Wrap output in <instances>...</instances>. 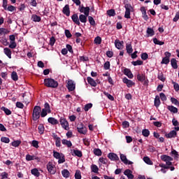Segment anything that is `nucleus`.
I'll return each mask as SVG.
<instances>
[{"label":"nucleus","instance_id":"nucleus-1","mask_svg":"<svg viewBox=\"0 0 179 179\" xmlns=\"http://www.w3.org/2000/svg\"><path fill=\"white\" fill-rule=\"evenodd\" d=\"M44 85L47 87H52L53 89L58 87V82L52 78H45L44 80Z\"/></svg>","mask_w":179,"mask_h":179},{"label":"nucleus","instance_id":"nucleus-2","mask_svg":"<svg viewBox=\"0 0 179 179\" xmlns=\"http://www.w3.org/2000/svg\"><path fill=\"white\" fill-rule=\"evenodd\" d=\"M40 115H41V107L37 106H34L32 113V120L37 121V120L40 118Z\"/></svg>","mask_w":179,"mask_h":179},{"label":"nucleus","instance_id":"nucleus-3","mask_svg":"<svg viewBox=\"0 0 179 179\" xmlns=\"http://www.w3.org/2000/svg\"><path fill=\"white\" fill-rule=\"evenodd\" d=\"M126 9L124 13V17L126 19H131V12H134V7L130 3H126L124 5Z\"/></svg>","mask_w":179,"mask_h":179},{"label":"nucleus","instance_id":"nucleus-4","mask_svg":"<svg viewBox=\"0 0 179 179\" xmlns=\"http://www.w3.org/2000/svg\"><path fill=\"white\" fill-rule=\"evenodd\" d=\"M59 122L62 128L66 131H69V122L65 117H60Z\"/></svg>","mask_w":179,"mask_h":179},{"label":"nucleus","instance_id":"nucleus-5","mask_svg":"<svg viewBox=\"0 0 179 179\" xmlns=\"http://www.w3.org/2000/svg\"><path fill=\"white\" fill-rule=\"evenodd\" d=\"M66 87L69 92H73V90L76 89V83H75V81L73 80H68Z\"/></svg>","mask_w":179,"mask_h":179},{"label":"nucleus","instance_id":"nucleus-6","mask_svg":"<svg viewBox=\"0 0 179 179\" xmlns=\"http://www.w3.org/2000/svg\"><path fill=\"white\" fill-rule=\"evenodd\" d=\"M47 170L50 174H55V173H57V168L55 167V164L51 162L48 163Z\"/></svg>","mask_w":179,"mask_h":179},{"label":"nucleus","instance_id":"nucleus-7","mask_svg":"<svg viewBox=\"0 0 179 179\" xmlns=\"http://www.w3.org/2000/svg\"><path fill=\"white\" fill-rule=\"evenodd\" d=\"M9 40H10L9 48H12V50H13L16 47H17V44H16V42L15 41V40H16V36L15 35H10Z\"/></svg>","mask_w":179,"mask_h":179},{"label":"nucleus","instance_id":"nucleus-8","mask_svg":"<svg viewBox=\"0 0 179 179\" xmlns=\"http://www.w3.org/2000/svg\"><path fill=\"white\" fill-rule=\"evenodd\" d=\"M164 55L165 57L162 59L161 64H164L165 65H167V64L170 63V57H171V53L169 52H165Z\"/></svg>","mask_w":179,"mask_h":179},{"label":"nucleus","instance_id":"nucleus-9","mask_svg":"<svg viewBox=\"0 0 179 179\" xmlns=\"http://www.w3.org/2000/svg\"><path fill=\"white\" fill-rule=\"evenodd\" d=\"M77 129L79 132V134H83V135H86L87 132V129H86V127L83 125V124H80L78 126Z\"/></svg>","mask_w":179,"mask_h":179},{"label":"nucleus","instance_id":"nucleus-10","mask_svg":"<svg viewBox=\"0 0 179 179\" xmlns=\"http://www.w3.org/2000/svg\"><path fill=\"white\" fill-rule=\"evenodd\" d=\"M79 10L81 13H84L86 16H89V13H90V8L80 6L79 7Z\"/></svg>","mask_w":179,"mask_h":179},{"label":"nucleus","instance_id":"nucleus-11","mask_svg":"<svg viewBox=\"0 0 179 179\" xmlns=\"http://www.w3.org/2000/svg\"><path fill=\"white\" fill-rule=\"evenodd\" d=\"M122 82L123 83H125V85H127V87H132L133 86H135V83H134L131 80H129L128 78H127V77L122 79Z\"/></svg>","mask_w":179,"mask_h":179},{"label":"nucleus","instance_id":"nucleus-12","mask_svg":"<svg viewBox=\"0 0 179 179\" xmlns=\"http://www.w3.org/2000/svg\"><path fill=\"white\" fill-rule=\"evenodd\" d=\"M115 45L117 50H122L124 48V41H120V40L115 41Z\"/></svg>","mask_w":179,"mask_h":179},{"label":"nucleus","instance_id":"nucleus-13","mask_svg":"<svg viewBox=\"0 0 179 179\" xmlns=\"http://www.w3.org/2000/svg\"><path fill=\"white\" fill-rule=\"evenodd\" d=\"M123 73L129 79H132L134 78V74H132V72L129 69H124V71H123Z\"/></svg>","mask_w":179,"mask_h":179},{"label":"nucleus","instance_id":"nucleus-14","mask_svg":"<svg viewBox=\"0 0 179 179\" xmlns=\"http://www.w3.org/2000/svg\"><path fill=\"white\" fill-rule=\"evenodd\" d=\"M71 19L78 26H80V21L79 20V17H78L77 14H73L71 17Z\"/></svg>","mask_w":179,"mask_h":179},{"label":"nucleus","instance_id":"nucleus-15","mask_svg":"<svg viewBox=\"0 0 179 179\" xmlns=\"http://www.w3.org/2000/svg\"><path fill=\"white\" fill-rule=\"evenodd\" d=\"M87 80L88 83L93 87H96L97 86V83H96L94 79L92 78V77H87Z\"/></svg>","mask_w":179,"mask_h":179},{"label":"nucleus","instance_id":"nucleus-16","mask_svg":"<svg viewBox=\"0 0 179 179\" xmlns=\"http://www.w3.org/2000/svg\"><path fill=\"white\" fill-rule=\"evenodd\" d=\"M62 12L64 15H66V16H69L71 15V10H69V5H66L63 8Z\"/></svg>","mask_w":179,"mask_h":179},{"label":"nucleus","instance_id":"nucleus-17","mask_svg":"<svg viewBox=\"0 0 179 179\" xmlns=\"http://www.w3.org/2000/svg\"><path fill=\"white\" fill-rule=\"evenodd\" d=\"M124 176H127V177L129 179H134V175L132 174V171L129 169H127L124 172Z\"/></svg>","mask_w":179,"mask_h":179},{"label":"nucleus","instance_id":"nucleus-18","mask_svg":"<svg viewBox=\"0 0 179 179\" xmlns=\"http://www.w3.org/2000/svg\"><path fill=\"white\" fill-rule=\"evenodd\" d=\"M4 54L10 59L12 58V51L8 48H5L3 49Z\"/></svg>","mask_w":179,"mask_h":179},{"label":"nucleus","instance_id":"nucleus-19","mask_svg":"<svg viewBox=\"0 0 179 179\" xmlns=\"http://www.w3.org/2000/svg\"><path fill=\"white\" fill-rule=\"evenodd\" d=\"M176 136H177V131L175 130H172L169 134H166V137L169 138H176Z\"/></svg>","mask_w":179,"mask_h":179},{"label":"nucleus","instance_id":"nucleus-20","mask_svg":"<svg viewBox=\"0 0 179 179\" xmlns=\"http://www.w3.org/2000/svg\"><path fill=\"white\" fill-rule=\"evenodd\" d=\"M72 156H77V157H82V151L79 150H73L71 152Z\"/></svg>","mask_w":179,"mask_h":179},{"label":"nucleus","instance_id":"nucleus-21","mask_svg":"<svg viewBox=\"0 0 179 179\" xmlns=\"http://www.w3.org/2000/svg\"><path fill=\"white\" fill-rule=\"evenodd\" d=\"M62 145L67 146V148H72V142L71 141H68L66 139L62 140Z\"/></svg>","mask_w":179,"mask_h":179},{"label":"nucleus","instance_id":"nucleus-22","mask_svg":"<svg viewBox=\"0 0 179 179\" xmlns=\"http://www.w3.org/2000/svg\"><path fill=\"white\" fill-rule=\"evenodd\" d=\"M162 160H163V162H166V166H171L172 163H171V160H173V158L171 157H162Z\"/></svg>","mask_w":179,"mask_h":179},{"label":"nucleus","instance_id":"nucleus-23","mask_svg":"<svg viewBox=\"0 0 179 179\" xmlns=\"http://www.w3.org/2000/svg\"><path fill=\"white\" fill-rule=\"evenodd\" d=\"M78 19L79 21L81 22V23H86L87 22V16H86V15H80Z\"/></svg>","mask_w":179,"mask_h":179},{"label":"nucleus","instance_id":"nucleus-24","mask_svg":"<svg viewBox=\"0 0 179 179\" xmlns=\"http://www.w3.org/2000/svg\"><path fill=\"white\" fill-rule=\"evenodd\" d=\"M167 108L171 111V113H173L174 114H177V113H178V109L173 106H169Z\"/></svg>","mask_w":179,"mask_h":179},{"label":"nucleus","instance_id":"nucleus-25","mask_svg":"<svg viewBox=\"0 0 179 179\" xmlns=\"http://www.w3.org/2000/svg\"><path fill=\"white\" fill-rule=\"evenodd\" d=\"M171 64L173 69H177V68H178V65L177 64V59L174 58L171 59Z\"/></svg>","mask_w":179,"mask_h":179},{"label":"nucleus","instance_id":"nucleus-26","mask_svg":"<svg viewBox=\"0 0 179 179\" xmlns=\"http://www.w3.org/2000/svg\"><path fill=\"white\" fill-rule=\"evenodd\" d=\"M62 174L64 178H69V176H71V173H69V171L68 169H64L62 171Z\"/></svg>","mask_w":179,"mask_h":179},{"label":"nucleus","instance_id":"nucleus-27","mask_svg":"<svg viewBox=\"0 0 179 179\" xmlns=\"http://www.w3.org/2000/svg\"><path fill=\"white\" fill-rule=\"evenodd\" d=\"M31 20H33V22H41V17L34 14L31 15Z\"/></svg>","mask_w":179,"mask_h":179},{"label":"nucleus","instance_id":"nucleus-28","mask_svg":"<svg viewBox=\"0 0 179 179\" xmlns=\"http://www.w3.org/2000/svg\"><path fill=\"white\" fill-rule=\"evenodd\" d=\"M48 121L50 124H52V125H57L58 124V121L54 117H49Z\"/></svg>","mask_w":179,"mask_h":179},{"label":"nucleus","instance_id":"nucleus-29","mask_svg":"<svg viewBox=\"0 0 179 179\" xmlns=\"http://www.w3.org/2000/svg\"><path fill=\"white\" fill-rule=\"evenodd\" d=\"M146 77L145 76V74L142 73V74H138L137 75V80L139 82H144V80H145Z\"/></svg>","mask_w":179,"mask_h":179},{"label":"nucleus","instance_id":"nucleus-30","mask_svg":"<svg viewBox=\"0 0 179 179\" xmlns=\"http://www.w3.org/2000/svg\"><path fill=\"white\" fill-rule=\"evenodd\" d=\"M9 33H10V31H9L8 29L6 28H0V35H5V34H9Z\"/></svg>","mask_w":179,"mask_h":179},{"label":"nucleus","instance_id":"nucleus-31","mask_svg":"<svg viewBox=\"0 0 179 179\" xmlns=\"http://www.w3.org/2000/svg\"><path fill=\"white\" fill-rule=\"evenodd\" d=\"M154 103H155V107H159V106H160V104H161L160 96H159V95H157L155 96Z\"/></svg>","mask_w":179,"mask_h":179},{"label":"nucleus","instance_id":"nucleus-32","mask_svg":"<svg viewBox=\"0 0 179 179\" xmlns=\"http://www.w3.org/2000/svg\"><path fill=\"white\" fill-rule=\"evenodd\" d=\"M31 173L33 176H35V177H40V172H38V169H31Z\"/></svg>","mask_w":179,"mask_h":179},{"label":"nucleus","instance_id":"nucleus-33","mask_svg":"<svg viewBox=\"0 0 179 179\" xmlns=\"http://www.w3.org/2000/svg\"><path fill=\"white\" fill-rule=\"evenodd\" d=\"M126 50H127V54H132V51H134V50L132 49V45L127 44Z\"/></svg>","mask_w":179,"mask_h":179},{"label":"nucleus","instance_id":"nucleus-34","mask_svg":"<svg viewBox=\"0 0 179 179\" xmlns=\"http://www.w3.org/2000/svg\"><path fill=\"white\" fill-rule=\"evenodd\" d=\"M1 110H2V111H4L6 115H10V114H12V111H10V110H9L8 108H5L4 106L1 107Z\"/></svg>","mask_w":179,"mask_h":179},{"label":"nucleus","instance_id":"nucleus-35","mask_svg":"<svg viewBox=\"0 0 179 179\" xmlns=\"http://www.w3.org/2000/svg\"><path fill=\"white\" fill-rule=\"evenodd\" d=\"M147 34H148V36L150 37H152V36H155V31L152 28H148L147 29Z\"/></svg>","mask_w":179,"mask_h":179},{"label":"nucleus","instance_id":"nucleus-36","mask_svg":"<svg viewBox=\"0 0 179 179\" xmlns=\"http://www.w3.org/2000/svg\"><path fill=\"white\" fill-rule=\"evenodd\" d=\"M42 110L47 111L48 113V114H50V113H51V109L50 108V104L48 103H45L44 104V108H43Z\"/></svg>","mask_w":179,"mask_h":179},{"label":"nucleus","instance_id":"nucleus-37","mask_svg":"<svg viewBox=\"0 0 179 179\" xmlns=\"http://www.w3.org/2000/svg\"><path fill=\"white\" fill-rule=\"evenodd\" d=\"M88 20H89L90 24H91V26H96V21H94V18H93V17L89 16Z\"/></svg>","mask_w":179,"mask_h":179},{"label":"nucleus","instance_id":"nucleus-38","mask_svg":"<svg viewBox=\"0 0 179 179\" xmlns=\"http://www.w3.org/2000/svg\"><path fill=\"white\" fill-rule=\"evenodd\" d=\"M91 170L92 171V173H99V167L96 165L92 164L91 166Z\"/></svg>","mask_w":179,"mask_h":179},{"label":"nucleus","instance_id":"nucleus-39","mask_svg":"<svg viewBox=\"0 0 179 179\" xmlns=\"http://www.w3.org/2000/svg\"><path fill=\"white\" fill-rule=\"evenodd\" d=\"M94 44H96V45H99L101 44V37L96 36L94 38Z\"/></svg>","mask_w":179,"mask_h":179},{"label":"nucleus","instance_id":"nucleus-40","mask_svg":"<svg viewBox=\"0 0 179 179\" xmlns=\"http://www.w3.org/2000/svg\"><path fill=\"white\" fill-rule=\"evenodd\" d=\"M20 143H22V141H20V140H17L12 142L11 145L14 148H17L20 145Z\"/></svg>","mask_w":179,"mask_h":179},{"label":"nucleus","instance_id":"nucleus-41","mask_svg":"<svg viewBox=\"0 0 179 179\" xmlns=\"http://www.w3.org/2000/svg\"><path fill=\"white\" fill-rule=\"evenodd\" d=\"M158 79L162 82H164L166 80V77H164V74L160 72L158 73Z\"/></svg>","mask_w":179,"mask_h":179},{"label":"nucleus","instance_id":"nucleus-42","mask_svg":"<svg viewBox=\"0 0 179 179\" xmlns=\"http://www.w3.org/2000/svg\"><path fill=\"white\" fill-rule=\"evenodd\" d=\"M143 161L145 162V163H146V164H150V166L153 164V162L150 160V158L149 157H143Z\"/></svg>","mask_w":179,"mask_h":179},{"label":"nucleus","instance_id":"nucleus-43","mask_svg":"<svg viewBox=\"0 0 179 179\" xmlns=\"http://www.w3.org/2000/svg\"><path fill=\"white\" fill-rule=\"evenodd\" d=\"M11 78L13 79V80H15V82H16V80H17L18 77H17V73H16V71L12 72Z\"/></svg>","mask_w":179,"mask_h":179},{"label":"nucleus","instance_id":"nucleus-44","mask_svg":"<svg viewBox=\"0 0 179 179\" xmlns=\"http://www.w3.org/2000/svg\"><path fill=\"white\" fill-rule=\"evenodd\" d=\"M120 159L124 164H132V162L128 160V159H127V157H121Z\"/></svg>","mask_w":179,"mask_h":179},{"label":"nucleus","instance_id":"nucleus-45","mask_svg":"<svg viewBox=\"0 0 179 179\" xmlns=\"http://www.w3.org/2000/svg\"><path fill=\"white\" fill-rule=\"evenodd\" d=\"M142 134L143 136H145V138H148V136L150 135V131L148 129H145L142 131Z\"/></svg>","mask_w":179,"mask_h":179},{"label":"nucleus","instance_id":"nucleus-46","mask_svg":"<svg viewBox=\"0 0 179 179\" xmlns=\"http://www.w3.org/2000/svg\"><path fill=\"white\" fill-rule=\"evenodd\" d=\"M153 43H154V44H157V45H164V42L160 41L157 40V38H156L153 39Z\"/></svg>","mask_w":179,"mask_h":179},{"label":"nucleus","instance_id":"nucleus-47","mask_svg":"<svg viewBox=\"0 0 179 179\" xmlns=\"http://www.w3.org/2000/svg\"><path fill=\"white\" fill-rule=\"evenodd\" d=\"M131 64L134 66H137V65H143V62L142 60H137L136 62H132Z\"/></svg>","mask_w":179,"mask_h":179},{"label":"nucleus","instance_id":"nucleus-48","mask_svg":"<svg viewBox=\"0 0 179 179\" xmlns=\"http://www.w3.org/2000/svg\"><path fill=\"white\" fill-rule=\"evenodd\" d=\"M103 94L105 96H106V97H108V99H109V100H111V101H114V96H113V95L110 94L108 92H103Z\"/></svg>","mask_w":179,"mask_h":179},{"label":"nucleus","instance_id":"nucleus-49","mask_svg":"<svg viewBox=\"0 0 179 179\" xmlns=\"http://www.w3.org/2000/svg\"><path fill=\"white\" fill-rule=\"evenodd\" d=\"M38 133L42 135V134H44V126L43 124H40L38 127Z\"/></svg>","mask_w":179,"mask_h":179},{"label":"nucleus","instance_id":"nucleus-50","mask_svg":"<svg viewBox=\"0 0 179 179\" xmlns=\"http://www.w3.org/2000/svg\"><path fill=\"white\" fill-rule=\"evenodd\" d=\"M94 153L96 156H101V150L99 148L94 149Z\"/></svg>","mask_w":179,"mask_h":179},{"label":"nucleus","instance_id":"nucleus-51","mask_svg":"<svg viewBox=\"0 0 179 179\" xmlns=\"http://www.w3.org/2000/svg\"><path fill=\"white\" fill-rule=\"evenodd\" d=\"M76 179H82V175L80 174V171H76L75 173Z\"/></svg>","mask_w":179,"mask_h":179},{"label":"nucleus","instance_id":"nucleus-52","mask_svg":"<svg viewBox=\"0 0 179 179\" xmlns=\"http://www.w3.org/2000/svg\"><path fill=\"white\" fill-rule=\"evenodd\" d=\"M1 141L3 143H9L10 142V140L8 137H1Z\"/></svg>","mask_w":179,"mask_h":179},{"label":"nucleus","instance_id":"nucleus-53","mask_svg":"<svg viewBox=\"0 0 179 179\" xmlns=\"http://www.w3.org/2000/svg\"><path fill=\"white\" fill-rule=\"evenodd\" d=\"M172 83L173 84V89L174 90H176V92H179V85L178 83L172 81Z\"/></svg>","mask_w":179,"mask_h":179},{"label":"nucleus","instance_id":"nucleus-54","mask_svg":"<svg viewBox=\"0 0 179 179\" xmlns=\"http://www.w3.org/2000/svg\"><path fill=\"white\" fill-rule=\"evenodd\" d=\"M92 107H93V104L92 103H87L85 106L84 107V110L85 111H87L88 110H90V108H92Z\"/></svg>","mask_w":179,"mask_h":179},{"label":"nucleus","instance_id":"nucleus-55","mask_svg":"<svg viewBox=\"0 0 179 179\" xmlns=\"http://www.w3.org/2000/svg\"><path fill=\"white\" fill-rule=\"evenodd\" d=\"M31 145L34 148H36V149H38V141H37L36 140L32 141Z\"/></svg>","mask_w":179,"mask_h":179},{"label":"nucleus","instance_id":"nucleus-56","mask_svg":"<svg viewBox=\"0 0 179 179\" xmlns=\"http://www.w3.org/2000/svg\"><path fill=\"white\" fill-rule=\"evenodd\" d=\"M6 10H8V12H13L16 10V7L13 6H8L6 8Z\"/></svg>","mask_w":179,"mask_h":179},{"label":"nucleus","instance_id":"nucleus-57","mask_svg":"<svg viewBox=\"0 0 179 179\" xmlns=\"http://www.w3.org/2000/svg\"><path fill=\"white\" fill-rule=\"evenodd\" d=\"M64 34L66 37H67V38H71V37H72V34H71V31H69V30L66 29L64 31Z\"/></svg>","mask_w":179,"mask_h":179},{"label":"nucleus","instance_id":"nucleus-58","mask_svg":"<svg viewBox=\"0 0 179 179\" xmlns=\"http://www.w3.org/2000/svg\"><path fill=\"white\" fill-rule=\"evenodd\" d=\"M108 16H115V10L110 9L107 11Z\"/></svg>","mask_w":179,"mask_h":179},{"label":"nucleus","instance_id":"nucleus-59","mask_svg":"<svg viewBox=\"0 0 179 179\" xmlns=\"http://www.w3.org/2000/svg\"><path fill=\"white\" fill-rule=\"evenodd\" d=\"M148 58H149V55H148V53L144 52V53L141 54V59L143 61H146V59H148Z\"/></svg>","mask_w":179,"mask_h":179},{"label":"nucleus","instance_id":"nucleus-60","mask_svg":"<svg viewBox=\"0 0 179 179\" xmlns=\"http://www.w3.org/2000/svg\"><path fill=\"white\" fill-rule=\"evenodd\" d=\"M53 156L54 157H64V155L62 154H59L58 152H53Z\"/></svg>","mask_w":179,"mask_h":179},{"label":"nucleus","instance_id":"nucleus-61","mask_svg":"<svg viewBox=\"0 0 179 179\" xmlns=\"http://www.w3.org/2000/svg\"><path fill=\"white\" fill-rule=\"evenodd\" d=\"M103 68L106 71H108V69H110V62H106L103 64Z\"/></svg>","mask_w":179,"mask_h":179},{"label":"nucleus","instance_id":"nucleus-62","mask_svg":"<svg viewBox=\"0 0 179 179\" xmlns=\"http://www.w3.org/2000/svg\"><path fill=\"white\" fill-rule=\"evenodd\" d=\"M55 145L57 148H61V138H57V140H55Z\"/></svg>","mask_w":179,"mask_h":179},{"label":"nucleus","instance_id":"nucleus-63","mask_svg":"<svg viewBox=\"0 0 179 179\" xmlns=\"http://www.w3.org/2000/svg\"><path fill=\"white\" fill-rule=\"evenodd\" d=\"M3 8L4 9V10H6V9L8 8V0H3Z\"/></svg>","mask_w":179,"mask_h":179},{"label":"nucleus","instance_id":"nucleus-64","mask_svg":"<svg viewBox=\"0 0 179 179\" xmlns=\"http://www.w3.org/2000/svg\"><path fill=\"white\" fill-rule=\"evenodd\" d=\"M178 20H179V11L176 13V16L173 18V22H178Z\"/></svg>","mask_w":179,"mask_h":179}]
</instances>
